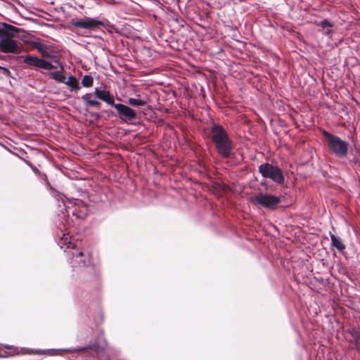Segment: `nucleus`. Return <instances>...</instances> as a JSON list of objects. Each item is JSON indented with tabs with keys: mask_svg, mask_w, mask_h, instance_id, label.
I'll use <instances>...</instances> for the list:
<instances>
[{
	"mask_svg": "<svg viewBox=\"0 0 360 360\" xmlns=\"http://www.w3.org/2000/svg\"><path fill=\"white\" fill-rule=\"evenodd\" d=\"M212 139L220 155L224 158L228 157L232 149V143L226 132L221 126L214 125L212 127Z\"/></svg>",
	"mask_w": 360,
	"mask_h": 360,
	"instance_id": "obj_1",
	"label": "nucleus"
},
{
	"mask_svg": "<svg viewBox=\"0 0 360 360\" xmlns=\"http://www.w3.org/2000/svg\"><path fill=\"white\" fill-rule=\"evenodd\" d=\"M323 134L327 139L329 148L336 156L339 158L347 156L349 148L348 143L326 131H323Z\"/></svg>",
	"mask_w": 360,
	"mask_h": 360,
	"instance_id": "obj_2",
	"label": "nucleus"
},
{
	"mask_svg": "<svg viewBox=\"0 0 360 360\" xmlns=\"http://www.w3.org/2000/svg\"><path fill=\"white\" fill-rule=\"evenodd\" d=\"M251 202L255 205H260L266 209L274 210L281 202L280 196L269 193H259L251 198Z\"/></svg>",
	"mask_w": 360,
	"mask_h": 360,
	"instance_id": "obj_3",
	"label": "nucleus"
},
{
	"mask_svg": "<svg viewBox=\"0 0 360 360\" xmlns=\"http://www.w3.org/2000/svg\"><path fill=\"white\" fill-rule=\"evenodd\" d=\"M259 171L264 177L269 178L278 184H281L284 181L283 172L278 167L265 163L259 166Z\"/></svg>",
	"mask_w": 360,
	"mask_h": 360,
	"instance_id": "obj_4",
	"label": "nucleus"
},
{
	"mask_svg": "<svg viewBox=\"0 0 360 360\" xmlns=\"http://www.w3.org/2000/svg\"><path fill=\"white\" fill-rule=\"evenodd\" d=\"M70 23L75 27L85 30H93L103 25V22L98 18H89L86 16L84 18L72 19Z\"/></svg>",
	"mask_w": 360,
	"mask_h": 360,
	"instance_id": "obj_5",
	"label": "nucleus"
},
{
	"mask_svg": "<svg viewBox=\"0 0 360 360\" xmlns=\"http://www.w3.org/2000/svg\"><path fill=\"white\" fill-rule=\"evenodd\" d=\"M0 51L5 53H19L21 51L20 44L13 39V37H6L0 40Z\"/></svg>",
	"mask_w": 360,
	"mask_h": 360,
	"instance_id": "obj_6",
	"label": "nucleus"
},
{
	"mask_svg": "<svg viewBox=\"0 0 360 360\" xmlns=\"http://www.w3.org/2000/svg\"><path fill=\"white\" fill-rule=\"evenodd\" d=\"M71 206H68V209L71 210L73 215L77 218L83 219L88 214L87 206L80 200H75L70 202Z\"/></svg>",
	"mask_w": 360,
	"mask_h": 360,
	"instance_id": "obj_7",
	"label": "nucleus"
},
{
	"mask_svg": "<svg viewBox=\"0 0 360 360\" xmlns=\"http://www.w3.org/2000/svg\"><path fill=\"white\" fill-rule=\"evenodd\" d=\"M114 108L117 110L120 116H123L129 120H133L136 117V111L127 105L116 103L114 105Z\"/></svg>",
	"mask_w": 360,
	"mask_h": 360,
	"instance_id": "obj_8",
	"label": "nucleus"
},
{
	"mask_svg": "<svg viewBox=\"0 0 360 360\" xmlns=\"http://www.w3.org/2000/svg\"><path fill=\"white\" fill-rule=\"evenodd\" d=\"M95 95L96 97L108 105H110L112 106H114L115 104L114 103V98L112 96L110 95V92L105 90H101L98 88L95 89Z\"/></svg>",
	"mask_w": 360,
	"mask_h": 360,
	"instance_id": "obj_9",
	"label": "nucleus"
},
{
	"mask_svg": "<svg viewBox=\"0 0 360 360\" xmlns=\"http://www.w3.org/2000/svg\"><path fill=\"white\" fill-rule=\"evenodd\" d=\"M18 29L14 26L5 23L2 24L0 25V40L6 37H13V34L16 33Z\"/></svg>",
	"mask_w": 360,
	"mask_h": 360,
	"instance_id": "obj_10",
	"label": "nucleus"
},
{
	"mask_svg": "<svg viewBox=\"0 0 360 360\" xmlns=\"http://www.w3.org/2000/svg\"><path fill=\"white\" fill-rule=\"evenodd\" d=\"M31 44L43 56H47L48 46L44 44L39 39H37L31 42Z\"/></svg>",
	"mask_w": 360,
	"mask_h": 360,
	"instance_id": "obj_11",
	"label": "nucleus"
},
{
	"mask_svg": "<svg viewBox=\"0 0 360 360\" xmlns=\"http://www.w3.org/2000/svg\"><path fill=\"white\" fill-rule=\"evenodd\" d=\"M57 68H60L59 71L51 72L49 73V75L55 79L56 82L60 83L65 82V77L63 74V68L62 65L59 62H56Z\"/></svg>",
	"mask_w": 360,
	"mask_h": 360,
	"instance_id": "obj_12",
	"label": "nucleus"
},
{
	"mask_svg": "<svg viewBox=\"0 0 360 360\" xmlns=\"http://www.w3.org/2000/svg\"><path fill=\"white\" fill-rule=\"evenodd\" d=\"M330 238L332 245L335 247L339 251L343 252L345 249V245L342 242L341 239L339 237H336L333 234H330Z\"/></svg>",
	"mask_w": 360,
	"mask_h": 360,
	"instance_id": "obj_13",
	"label": "nucleus"
},
{
	"mask_svg": "<svg viewBox=\"0 0 360 360\" xmlns=\"http://www.w3.org/2000/svg\"><path fill=\"white\" fill-rule=\"evenodd\" d=\"M91 94H86L82 96V98L87 106L99 107L101 103L96 100L91 99Z\"/></svg>",
	"mask_w": 360,
	"mask_h": 360,
	"instance_id": "obj_14",
	"label": "nucleus"
},
{
	"mask_svg": "<svg viewBox=\"0 0 360 360\" xmlns=\"http://www.w3.org/2000/svg\"><path fill=\"white\" fill-rule=\"evenodd\" d=\"M67 86L71 88L72 90L77 91L80 89L79 82L77 79L74 76H70L68 77V80L65 82Z\"/></svg>",
	"mask_w": 360,
	"mask_h": 360,
	"instance_id": "obj_15",
	"label": "nucleus"
},
{
	"mask_svg": "<svg viewBox=\"0 0 360 360\" xmlns=\"http://www.w3.org/2000/svg\"><path fill=\"white\" fill-rule=\"evenodd\" d=\"M40 60L37 57L28 56L25 58L24 61L28 65L39 68Z\"/></svg>",
	"mask_w": 360,
	"mask_h": 360,
	"instance_id": "obj_16",
	"label": "nucleus"
},
{
	"mask_svg": "<svg viewBox=\"0 0 360 360\" xmlns=\"http://www.w3.org/2000/svg\"><path fill=\"white\" fill-rule=\"evenodd\" d=\"M39 68L44 70H52L57 68V66L56 65L51 64L50 62L41 59Z\"/></svg>",
	"mask_w": 360,
	"mask_h": 360,
	"instance_id": "obj_17",
	"label": "nucleus"
},
{
	"mask_svg": "<svg viewBox=\"0 0 360 360\" xmlns=\"http://www.w3.org/2000/svg\"><path fill=\"white\" fill-rule=\"evenodd\" d=\"M39 68L44 70H52L57 68V66L56 65L51 64L50 62L41 59Z\"/></svg>",
	"mask_w": 360,
	"mask_h": 360,
	"instance_id": "obj_18",
	"label": "nucleus"
},
{
	"mask_svg": "<svg viewBox=\"0 0 360 360\" xmlns=\"http://www.w3.org/2000/svg\"><path fill=\"white\" fill-rule=\"evenodd\" d=\"M128 103L132 106H143L146 104V101L139 98H129Z\"/></svg>",
	"mask_w": 360,
	"mask_h": 360,
	"instance_id": "obj_19",
	"label": "nucleus"
},
{
	"mask_svg": "<svg viewBox=\"0 0 360 360\" xmlns=\"http://www.w3.org/2000/svg\"><path fill=\"white\" fill-rule=\"evenodd\" d=\"M94 79L91 75H84L82 79V84L85 87H91L93 86Z\"/></svg>",
	"mask_w": 360,
	"mask_h": 360,
	"instance_id": "obj_20",
	"label": "nucleus"
},
{
	"mask_svg": "<svg viewBox=\"0 0 360 360\" xmlns=\"http://www.w3.org/2000/svg\"><path fill=\"white\" fill-rule=\"evenodd\" d=\"M320 25L324 30L325 34H329L330 32V28L332 27V25L327 20H322Z\"/></svg>",
	"mask_w": 360,
	"mask_h": 360,
	"instance_id": "obj_21",
	"label": "nucleus"
},
{
	"mask_svg": "<svg viewBox=\"0 0 360 360\" xmlns=\"http://www.w3.org/2000/svg\"><path fill=\"white\" fill-rule=\"evenodd\" d=\"M354 336V340L356 346L357 347H360V335H359L357 333L353 334Z\"/></svg>",
	"mask_w": 360,
	"mask_h": 360,
	"instance_id": "obj_22",
	"label": "nucleus"
},
{
	"mask_svg": "<svg viewBox=\"0 0 360 360\" xmlns=\"http://www.w3.org/2000/svg\"><path fill=\"white\" fill-rule=\"evenodd\" d=\"M0 71L2 72V74L9 76L10 75V71L6 68H4L0 66Z\"/></svg>",
	"mask_w": 360,
	"mask_h": 360,
	"instance_id": "obj_23",
	"label": "nucleus"
},
{
	"mask_svg": "<svg viewBox=\"0 0 360 360\" xmlns=\"http://www.w3.org/2000/svg\"><path fill=\"white\" fill-rule=\"evenodd\" d=\"M43 353L48 354V355H56L57 354V352L54 351V350L49 349L47 351H44Z\"/></svg>",
	"mask_w": 360,
	"mask_h": 360,
	"instance_id": "obj_24",
	"label": "nucleus"
},
{
	"mask_svg": "<svg viewBox=\"0 0 360 360\" xmlns=\"http://www.w3.org/2000/svg\"><path fill=\"white\" fill-rule=\"evenodd\" d=\"M83 255V252L82 251L79 252L77 255V257H82Z\"/></svg>",
	"mask_w": 360,
	"mask_h": 360,
	"instance_id": "obj_25",
	"label": "nucleus"
},
{
	"mask_svg": "<svg viewBox=\"0 0 360 360\" xmlns=\"http://www.w3.org/2000/svg\"><path fill=\"white\" fill-rule=\"evenodd\" d=\"M83 350V349H81V348H78V349H75L73 351H82ZM70 352H72V350H70Z\"/></svg>",
	"mask_w": 360,
	"mask_h": 360,
	"instance_id": "obj_26",
	"label": "nucleus"
},
{
	"mask_svg": "<svg viewBox=\"0 0 360 360\" xmlns=\"http://www.w3.org/2000/svg\"><path fill=\"white\" fill-rule=\"evenodd\" d=\"M71 247H72V246H71V243H70V245H68V248H71Z\"/></svg>",
	"mask_w": 360,
	"mask_h": 360,
	"instance_id": "obj_27",
	"label": "nucleus"
}]
</instances>
